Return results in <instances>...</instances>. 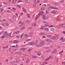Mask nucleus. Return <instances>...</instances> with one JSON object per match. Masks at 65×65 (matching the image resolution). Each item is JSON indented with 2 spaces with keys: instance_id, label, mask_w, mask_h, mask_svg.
I'll list each match as a JSON object with an SVG mask.
<instances>
[{
  "instance_id": "obj_1",
  "label": "nucleus",
  "mask_w": 65,
  "mask_h": 65,
  "mask_svg": "<svg viewBox=\"0 0 65 65\" xmlns=\"http://www.w3.org/2000/svg\"><path fill=\"white\" fill-rule=\"evenodd\" d=\"M46 14H44L42 15V18L43 19V20H45L46 19Z\"/></svg>"
},
{
  "instance_id": "obj_2",
  "label": "nucleus",
  "mask_w": 65,
  "mask_h": 65,
  "mask_svg": "<svg viewBox=\"0 0 65 65\" xmlns=\"http://www.w3.org/2000/svg\"><path fill=\"white\" fill-rule=\"evenodd\" d=\"M60 28H63L65 29V23H63L61 24L60 25Z\"/></svg>"
},
{
  "instance_id": "obj_3",
  "label": "nucleus",
  "mask_w": 65,
  "mask_h": 65,
  "mask_svg": "<svg viewBox=\"0 0 65 65\" xmlns=\"http://www.w3.org/2000/svg\"><path fill=\"white\" fill-rule=\"evenodd\" d=\"M45 43V42L44 41H42L40 43V45L41 46H44V44Z\"/></svg>"
},
{
  "instance_id": "obj_4",
  "label": "nucleus",
  "mask_w": 65,
  "mask_h": 65,
  "mask_svg": "<svg viewBox=\"0 0 65 65\" xmlns=\"http://www.w3.org/2000/svg\"><path fill=\"white\" fill-rule=\"evenodd\" d=\"M8 34V32H4L3 34V35H4V36H6V38H7V37H8V36L7 35Z\"/></svg>"
},
{
  "instance_id": "obj_5",
  "label": "nucleus",
  "mask_w": 65,
  "mask_h": 65,
  "mask_svg": "<svg viewBox=\"0 0 65 65\" xmlns=\"http://www.w3.org/2000/svg\"><path fill=\"white\" fill-rule=\"evenodd\" d=\"M56 53H57V50L55 49L53 51L52 54H56Z\"/></svg>"
},
{
  "instance_id": "obj_6",
  "label": "nucleus",
  "mask_w": 65,
  "mask_h": 65,
  "mask_svg": "<svg viewBox=\"0 0 65 65\" xmlns=\"http://www.w3.org/2000/svg\"><path fill=\"white\" fill-rule=\"evenodd\" d=\"M29 44L30 45H33L35 44V43L33 42H31L28 44Z\"/></svg>"
},
{
  "instance_id": "obj_7",
  "label": "nucleus",
  "mask_w": 65,
  "mask_h": 65,
  "mask_svg": "<svg viewBox=\"0 0 65 65\" xmlns=\"http://www.w3.org/2000/svg\"><path fill=\"white\" fill-rule=\"evenodd\" d=\"M14 60L15 62H20V59H15Z\"/></svg>"
},
{
  "instance_id": "obj_8",
  "label": "nucleus",
  "mask_w": 65,
  "mask_h": 65,
  "mask_svg": "<svg viewBox=\"0 0 65 65\" xmlns=\"http://www.w3.org/2000/svg\"><path fill=\"white\" fill-rule=\"evenodd\" d=\"M47 42H52V41L49 39H47L46 40Z\"/></svg>"
},
{
  "instance_id": "obj_9",
  "label": "nucleus",
  "mask_w": 65,
  "mask_h": 65,
  "mask_svg": "<svg viewBox=\"0 0 65 65\" xmlns=\"http://www.w3.org/2000/svg\"><path fill=\"white\" fill-rule=\"evenodd\" d=\"M16 1H17V0H13L12 1V3L13 4H15L16 2Z\"/></svg>"
},
{
  "instance_id": "obj_10",
  "label": "nucleus",
  "mask_w": 65,
  "mask_h": 65,
  "mask_svg": "<svg viewBox=\"0 0 65 65\" xmlns=\"http://www.w3.org/2000/svg\"><path fill=\"white\" fill-rule=\"evenodd\" d=\"M22 9H23V11H24V12H25L26 13H27V10H26V9H25L24 8L22 7Z\"/></svg>"
},
{
  "instance_id": "obj_11",
  "label": "nucleus",
  "mask_w": 65,
  "mask_h": 65,
  "mask_svg": "<svg viewBox=\"0 0 65 65\" xmlns=\"http://www.w3.org/2000/svg\"><path fill=\"white\" fill-rule=\"evenodd\" d=\"M39 35L41 36V35H44V33L42 32H41L39 33Z\"/></svg>"
},
{
  "instance_id": "obj_12",
  "label": "nucleus",
  "mask_w": 65,
  "mask_h": 65,
  "mask_svg": "<svg viewBox=\"0 0 65 65\" xmlns=\"http://www.w3.org/2000/svg\"><path fill=\"white\" fill-rule=\"evenodd\" d=\"M15 54H17V55H21V53L19 52H16L15 53Z\"/></svg>"
},
{
  "instance_id": "obj_13",
  "label": "nucleus",
  "mask_w": 65,
  "mask_h": 65,
  "mask_svg": "<svg viewBox=\"0 0 65 65\" xmlns=\"http://www.w3.org/2000/svg\"><path fill=\"white\" fill-rule=\"evenodd\" d=\"M37 2H36V0H34V4H37Z\"/></svg>"
},
{
  "instance_id": "obj_14",
  "label": "nucleus",
  "mask_w": 65,
  "mask_h": 65,
  "mask_svg": "<svg viewBox=\"0 0 65 65\" xmlns=\"http://www.w3.org/2000/svg\"><path fill=\"white\" fill-rule=\"evenodd\" d=\"M13 20H14V21H15V20H16V16H15L14 15L13 17Z\"/></svg>"
},
{
  "instance_id": "obj_15",
  "label": "nucleus",
  "mask_w": 65,
  "mask_h": 65,
  "mask_svg": "<svg viewBox=\"0 0 65 65\" xmlns=\"http://www.w3.org/2000/svg\"><path fill=\"white\" fill-rule=\"evenodd\" d=\"M32 58H37V56H34L33 55H32Z\"/></svg>"
},
{
  "instance_id": "obj_16",
  "label": "nucleus",
  "mask_w": 65,
  "mask_h": 65,
  "mask_svg": "<svg viewBox=\"0 0 65 65\" xmlns=\"http://www.w3.org/2000/svg\"><path fill=\"white\" fill-rule=\"evenodd\" d=\"M51 38L52 39H55V38H56V37H55V36H52Z\"/></svg>"
},
{
  "instance_id": "obj_17",
  "label": "nucleus",
  "mask_w": 65,
  "mask_h": 65,
  "mask_svg": "<svg viewBox=\"0 0 65 65\" xmlns=\"http://www.w3.org/2000/svg\"><path fill=\"white\" fill-rule=\"evenodd\" d=\"M26 15L27 18H30V15H29V14H27Z\"/></svg>"
},
{
  "instance_id": "obj_18",
  "label": "nucleus",
  "mask_w": 65,
  "mask_h": 65,
  "mask_svg": "<svg viewBox=\"0 0 65 65\" xmlns=\"http://www.w3.org/2000/svg\"><path fill=\"white\" fill-rule=\"evenodd\" d=\"M10 64L12 65H14V62L13 61H11L10 62Z\"/></svg>"
},
{
  "instance_id": "obj_19",
  "label": "nucleus",
  "mask_w": 65,
  "mask_h": 65,
  "mask_svg": "<svg viewBox=\"0 0 65 65\" xmlns=\"http://www.w3.org/2000/svg\"><path fill=\"white\" fill-rule=\"evenodd\" d=\"M20 50H21L22 51H25V49L24 48H21Z\"/></svg>"
},
{
  "instance_id": "obj_20",
  "label": "nucleus",
  "mask_w": 65,
  "mask_h": 65,
  "mask_svg": "<svg viewBox=\"0 0 65 65\" xmlns=\"http://www.w3.org/2000/svg\"><path fill=\"white\" fill-rule=\"evenodd\" d=\"M54 5H55V6H57V5H59V3H55L54 4Z\"/></svg>"
},
{
  "instance_id": "obj_21",
  "label": "nucleus",
  "mask_w": 65,
  "mask_h": 65,
  "mask_svg": "<svg viewBox=\"0 0 65 65\" xmlns=\"http://www.w3.org/2000/svg\"><path fill=\"white\" fill-rule=\"evenodd\" d=\"M4 10V9H3V8L2 9L1 8H0V10L1 11V12H2V11H3Z\"/></svg>"
},
{
  "instance_id": "obj_22",
  "label": "nucleus",
  "mask_w": 65,
  "mask_h": 65,
  "mask_svg": "<svg viewBox=\"0 0 65 65\" xmlns=\"http://www.w3.org/2000/svg\"><path fill=\"white\" fill-rule=\"evenodd\" d=\"M17 6L19 8H21V6H20V5H17Z\"/></svg>"
},
{
  "instance_id": "obj_23",
  "label": "nucleus",
  "mask_w": 65,
  "mask_h": 65,
  "mask_svg": "<svg viewBox=\"0 0 65 65\" xmlns=\"http://www.w3.org/2000/svg\"><path fill=\"white\" fill-rule=\"evenodd\" d=\"M40 13L42 15L43 14H44L43 13H44V12L42 11H40Z\"/></svg>"
},
{
  "instance_id": "obj_24",
  "label": "nucleus",
  "mask_w": 65,
  "mask_h": 65,
  "mask_svg": "<svg viewBox=\"0 0 65 65\" xmlns=\"http://www.w3.org/2000/svg\"><path fill=\"white\" fill-rule=\"evenodd\" d=\"M24 36L25 37H28V35L27 34H25L24 35Z\"/></svg>"
},
{
  "instance_id": "obj_25",
  "label": "nucleus",
  "mask_w": 65,
  "mask_h": 65,
  "mask_svg": "<svg viewBox=\"0 0 65 65\" xmlns=\"http://www.w3.org/2000/svg\"><path fill=\"white\" fill-rule=\"evenodd\" d=\"M52 36L51 35H48L47 36V37L48 38H51Z\"/></svg>"
},
{
  "instance_id": "obj_26",
  "label": "nucleus",
  "mask_w": 65,
  "mask_h": 65,
  "mask_svg": "<svg viewBox=\"0 0 65 65\" xmlns=\"http://www.w3.org/2000/svg\"><path fill=\"white\" fill-rule=\"evenodd\" d=\"M23 36H24V33H23L21 35V36H20V38H22Z\"/></svg>"
},
{
  "instance_id": "obj_27",
  "label": "nucleus",
  "mask_w": 65,
  "mask_h": 65,
  "mask_svg": "<svg viewBox=\"0 0 65 65\" xmlns=\"http://www.w3.org/2000/svg\"><path fill=\"white\" fill-rule=\"evenodd\" d=\"M29 59L28 58H27V59L26 60V63H29Z\"/></svg>"
},
{
  "instance_id": "obj_28",
  "label": "nucleus",
  "mask_w": 65,
  "mask_h": 65,
  "mask_svg": "<svg viewBox=\"0 0 65 65\" xmlns=\"http://www.w3.org/2000/svg\"><path fill=\"white\" fill-rule=\"evenodd\" d=\"M5 37V36H2L1 37V38H4Z\"/></svg>"
},
{
  "instance_id": "obj_29",
  "label": "nucleus",
  "mask_w": 65,
  "mask_h": 65,
  "mask_svg": "<svg viewBox=\"0 0 65 65\" xmlns=\"http://www.w3.org/2000/svg\"><path fill=\"white\" fill-rule=\"evenodd\" d=\"M38 17H39V16H38V15H37L36 18H35V20H37L38 18Z\"/></svg>"
},
{
  "instance_id": "obj_30",
  "label": "nucleus",
  "mask_w": 65,
  "mask_h": 65,
  "mask_svg": "<svg viewBox=\"0 0 65 65\" xmlns=\"http://www.w3.org/2000/svg\"><path fill=\"white\" fill-rule=\"evenodd\" d=\"M51 31H53V32H54L55 31V29L53 28H51Z\"/></svg>"
},
{
  "instance_id": "obj_31",
  "label": "nucleus",
  "mask_w": 65,
  "mask_h": 65,
  "mask_svg": "<svg viewBox=\"0 0 65 65\" xmlns=\"http://www.w3.org/2000/svg\"><path fill=\"white\" fill-rule=\"evenodd\" d=\"M29 35L30 36H33V33H30L29 34Z\"/></svg>"
},
{
  "instance_id": "obj_32",
  "label": "nucleus",
  "mask_w": 65,
  "mask_h": 65,
  "mask_svg": "<svg viewBox=\"0 0 65 65\" xmlns=\"http://www.w3.org/2000/svg\"><path fill=\"white\" fill-rule=\"evenodd\" d=\"M8 35L9 37H11V33H9V34Z\"/></svg>"
},
{
  "instance_id": "obj_33",
  "label": "nucleus",
  "mask_w": 65,
  "mask_h": 65,
  "mask_svg": "<svg viewBox=\"0 0 65 65\" xmlns=\"http://www.w3.org/2000/svg\"><path fill=\"white\" fill-rule=\"evenodd\" d=\"M60 40H63V37H61L59 39Z\"/></svg>"
},
{
  "instance_id": "obj_34",
  "label": "nucleus",
  "mask_w": 65,
  "mask_h": 65,
  "mask_svg": "<svg viewBox=\"0 0 65 65\" xmlns=\"http://www.w3.org/2000/svg\"><path fill=\"white\" fill-rule=\"evenodd\" d=\"M46 14H49V13H49L48 12V11H47V10H46Z\"/></svg>"
},
{
  "instance_id": "obj_35",
  "label": "nucleus",
  "mask_w": 65,
  "mask_h": 65,
  "mask_svg": "<svg viewBox=\"0 0 65 65\" xmlns=\"http://www.w3.org/2000/svg\"><path fill=\"white\" fill-rule=\"evenodd\" d=\"M32 28H33L32 27H29L28 28V29H29V30H31V29H32Z\"/></svg>"
},
{
  "instance_id": "obj_36",
  "label": "nucleus",
  "mask_w": 65,
  "mask_h": 65,
  "mask_svg": "<svg viewBox=\"0 0 65 65\" xmlns=\"http://www.w3.org/2000/svg\"><path fill=\"white\" fill-rule=\"evenodd\" d=\"M45 30H46V31H48V29L47 28H45Z\"/></svg>"
},
{
  "instance_id": "obj_37",
  "label": "nucleus",
  "mask_w": 65,
  "mask_h": 65,
  "mask_svg": "<svg viewBox=\"0 0 65 65\" xmlns=\"http://www.w3.org/2000/svg\"><path fill=\"white\" fill-rule=\"evenodd\" d=\"M49 8H52V9H53L54 8V7H53L51 6V7H49Z\"/></svg>"
},
{
  "instance_id": "obj_38",
  "label": "nucleus",
  "mask_w": 65,
  "mask_h": 65,
  "mask_svg": "<svg viewBox=\"0 0 65 65\" xmlns=\"http://www.w3.org/2000/svg\"><path fill=\"white\" fill-rule=\"evenodd\" d=\"M36 45H37V43H38V41H37V40H36Z\"/></svg>"
},
{
  "instance_id": "obj_39",
  "label": "nucleus",
  "mask_w": 65,
  "mask_h": 65,
  "mask_svg": "<svg viewBox=\"0 0 65 65\" xmlns=\"http://www.w3.org/2000/svg\"><path fill=\"white\" fill-rule=\"evenodd\" d=\"M19 24H23V23L22 22H21V21H19Z\"/></svg>"
},
{
  "instance_id": "obj_40",
  "label": "nucleus",
  "mask_w": 65,
  "mask_h": 65,
  "mask_svg": "<svg viewBox=\"0 0 65 65\" xmlns=\"http://www.w3.org/2000/svg\"><path fill=\"white\" fill-rule=\"evenodd\" d=\"M52 12L53 13H56V11L54 10Z\"/></svg>"
},
{
  "instance_id": "obj_41",
  "label": "nucleus",
  "mask_w": 65,
  "mask_h": 65,
  "mask_svg": "<svg viewBox=\"0 0 65 65\" xmlns=\"http://www.w3.org/2000/svg\"><path fill=\"white\" fill-rule=\"evenodd\" d=\"M22 2V0H19L18 1V3H19V2Z\"/></svg>"
},
{
  "instance_id": "obj_42",
  "label": "nucleus",
  "mask_w": 65,
  "mask_h": 65,
  "mask_svg": "<svg viewBox=\"0 0 65 65\" xmlns=\"http://www.w3.org/2000/svg\"><path fill=\"white\" fill-rule=\"evenodd\" d=\"M47 26H48V25L47 24H45V26H44V27H47Z\"/></svg>"
},
{
  "instance_id": "obj_43",
  "label": "nucleus",
  "mask_w": 65,
  "mask_h": 65,
  "mask_svg": "<svg viewBox=\"0 0 65 65\" xmlns=\"http://www.w3.org/2000/svg\"><path fill=\"white\" fill-rule=\"evenodd\" d=\"M50 27H54V26L53 25H51L49 26Z\"/></svg>"
},
{
  "instance_id": "obj_44",
  "label": "nucleus",
  "mask_w": 65,
  "mask_h": 65,
  "mask_svg": "<svg viewBox=\"0 0 65 65\" xmlns=\"http://www.w3.org/2000/svg\"><path fill=\"white\" fill-rule=\"evenodd\" d=\"M46 37L45 36H44L42 37V38H45Z\"/></svg>"
},
{
  "instance_id": "obj_45",
  "label": "nucleus",
  "mask_w": 65,
  "mask_h": 65,
  "mask_svg": "<svg viewBox=\"0 0 65 65\" xmlns=\"http://www.w3.org/2000/svg\"><path fill=\"white\" fill-rule=\"evenodd\" d=\"M8 48V46H5V48Z\"/></svg>"
},
{
  "instance_id": "obj_46",
  "label": "nucleus",
  "mask_w": 65,
  "mask_h": 65,
  "mask_svg": "<svg viewBox=\"0 0 65 65\" xmlns=\"http://www.w3.org/2000/svg\"><path fill=\"white\" fill-rule=\"evenodd\" d=\"M49 60V59H48V58H47L45 60V61H47L48 60Z\"/></svg>"
},
{
  "instance_id": "obj_47",
  "label": "nucleus",
  "mask_w": 65,
  "mask_h": 65,
  "mask_svg": "<svg viewBox=\"0 0 65 65\" xmlns=\"http://www.w3.org/2000/svg\"><path fill=\"white\" fill-rule=\"evenodd\" d=\"M25 29V27H22L21 28V30H23V29Z\"/></svg>"
},
{
  "instance_id": "obj_48",
  "label": "nucleus",
  "mask_w": 65,
  "mask_h": 65,
  "mask_svg": "<svg viewBox=\"0 0 65 65\" xmlns=\"http://www.w3.org/2000/svg\"><path fill=\"white\" fill-rule=\"evenodd\" d=\"M13 43H16V41L15 40L14 41H13Z\"/></svg>"
},
{
  "instance_id": "obj_49",
  "label": "nucleus",
  "mask_w": 65,
  "mask_h": 65,
  "mask_svg": "<svg viewBox=\"0 0 65 65\" xmlns=\"http://www.w3.org/2000/svg\"><path fill=\"white\" fill-rule=\"evenodd\" d=\"M41 15V14H40V12H39V13L38 15H38V16H39V15Z\"/></svg>"
},
{
  "instance_id": "obj_50",
  "label": "nucleus",
  "mask_w": 65,
  "mask_h": 65,
  "mask_svg": "<svg viewBox=\"0 0 65 65\" xmlns=\"http://www.w3.org/2000/svg\"><path fill=\"white\" fill-rule=\"evenodd\" d=\"M40 44L39 45H37V46L38 47H40Z\"/></svg>"
},
{
  "instance_id": "obj_51",
  "label": "nucleus",
  "mask_w": 65,
  "mask_h": 65,
  "mask_svg": "<svg viewBox=\"0 0 65 65\" xmlns=\"http://www.w3.org/2000/svg\"><path fill=\"white\" fill-rule=\"evenodd\" d=\"M37 3H39L40 2V0H37Z\"/></svg>"
},
{
  "instance_id": "obj_52",
  "label": "nucleus",
  "mask_w": 65,
  "mask_h": 65,
  "mask_svg": "<svg viewBox=\"0 0 65 65\" xmlns=\"http://www.w3.org/2000/svg\"><path fill=\"white\" fill-rule=\"evenodd\" d=\"M12 9L14 10H16V8H13Z\"/></svg>"
},
{
  "instance_id": "obj_53",
  "label": "nucleus",
  "mask_w": 65,
  "mask_h": 65,
  "mask_svg": "<svg viewBox=\"0 0 65 65\" xmlns=\"http://www.w3.org/2000/svg\"><path fill=\"white\" fill-rule=\"evenodd\" d=\"M5 24L6 26H9V24L7 23H5Z\"/></svg>"
},
{
  "instance_id": "obj_54",
  "label": "nucleus",
  "mask_w": 65,
  "mask_h": 65,
  "mask_svg": "<svg viewBox=\"0 0 65 65\" xmlns=\"http://www.w3.org/2000/svg\"><path fill=\"white\" fill-rule=\"evenodd\" d=\"M18 42H19V40H17L16 41V43H18Z\"/></svg>"
},
{
  "instance_id": "obj_55",
  "label": "nucleus",
  "mask_w": 65,
  "mask_h": 65,
  "mask_svg": "<svg viewBox=\"0 0 65 65\" xmlns=\"http://www.w3.org/2000/svg\"><path fill=\"white\" fill-rule=\"evenodd\" d=\"M44 9V8L42 7L41 8V10H43V9Z\"/></svg>"
},
{
  "instance_id": "obj_56",
  "label": "nucleus",
  "mask_w": 65,
  "mask_h": 65,
  "mask_svg": "<svg viewBox=\"0 0 65 65\" xmlns=\"http://www.w3.org/2000/svg\"><path fill=\"white\" fill-rule=\"evenodd\" d=\"M54 9H58V8H55V7H54Z\"/></svg>"
},
{
  "instance_id": "obj_57",
  "label": "nucleus",
  "mask_w": 65,
  "mask_h": 65,
  "mask_svg": "<svg viewBox=\"0 0 65 65\" xmlns=\"http://www.w3.org/2000/svg\"><path fill=\"white\" fill-rule=\"evenodd\" d=\"M16 34H18L20 32V31H16Z\"/></svg>"
},
{
  "instance_id": "obj_58",
  "label": "nucleus",
  "mask_w": 65,
  "mask_h": 65,
  "mask_svg": "<svg viewBox=\"0 0 65 65\" xmlns=\"http://www.w3.org/2000/svg\"><path fill=\"white\" fill-rule=\"evenodd\" d=\"M29 0H26V2L27 3H28V1H29Z\"/></svg>"
},
{
  "instance_id": "obj_59",
  "label": "nucleus",
  "mask_w": 65,
  "mask_h": 65,
  "mask_svg": "<svg viewBox=\"0 0 65 65\" xmlns=\"http://www.w3.org/2000/svg\"><path fill=\"white\" fill-rule=\"evenodd\" d=\"M62 64L63 65V64H65V63L64 62H62Z\"/></svg>"
},
{
  "instance_id": "obj_60",
  "label": "nucleus",
  "mask_w": 65,
  "mask_h": 65,
  "mask_svg": "<svg viewBox=\"0 0 65 65\" xmlns=\"http://www.w3.org/2000/svg\"><path fill=\"white\" fill-rule=\"evenodd\" d=\"M44 2H45L47 3L48 2V1H47V0H45Z\"/></svg>"
},
{
  "instance_id": "obj_61",
  "label": "nucleus",
  "mask_w": 65,
  "mask_h": 65,
  "mask_svg": "<svg viewBox=\"0 0 65 65\" xmlns=\"http://www.w3.org/2000/svg\"><path fill=\"white\" fill-rule=\"evenodd\" d=\"M64 2V1H60V3H63Z\"/></svg>"
},
{
  "instance_id": "obj_62",
  "label": "nucleus",
  "mask_w": 65,
  "mask_h": 65,
  "mask_svg": "<svg viewBox=\"0 0 65 65\" xmlns=\"http://www.w3.org/2000/svg\"><path fill=\"white\" fill-rule=\"evenodd\" d=\"M48 51L49 52H51V49L48 50Z\"/></svg>"
},
{
  "instance_id": "obj_63",
  "label": "nucleus",
  "mask_w": 65,
  "mask_h": 65,
  "mask_svg": "<svg viewBox=\"0 0 65 65\" xmlns=\"http://www.w3.org/2000/svg\"><path fill=\"white\" fill-rule=\"evenodd\" d=\"M28 52H31V49H29L28 50Z\"/></svg>"
},
{
  "instance_id": "obj_64",
  "label": "nucleus",
  "mask_w": 65,
  "mask_h": 65,
  "mask_svg": "<svg viewBox=\"0 0 65 65\" xmlns=\"http://www.w3.org/2000/svg\"><path fill=\"white\" fill-rule=\"evenodd\" d=\"M62 33L63 34H65V31H63V32H62Z\"/></svg>"
}]
</instances>
